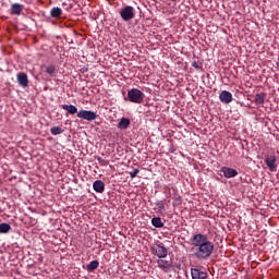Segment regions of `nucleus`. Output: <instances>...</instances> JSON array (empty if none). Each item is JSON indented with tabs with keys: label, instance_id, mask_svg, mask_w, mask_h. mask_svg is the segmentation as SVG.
I'll return each instance as SVG.
<instances>
[{
	"label": "nucleus",
	"instance_id": "6",
	"mask_svg": "<svg viewBox=\"0 0 279 279\" xmlns=\"http://www.w3.org/2000/svg\"><path fill=\"white\" fill-rule=\"evenodd\" d=\"M208 274L204 271L202 268L195 267L191 268V278L192 279H207Z\"/></svg>",
	"mask_w": 279,
	"mask_h": 279
},
{
	"label": "nucleus",
	"instance_id": "5",
	"mask_svg": "<svg viewBox=\"0 0 279 279\" xmlns=\"http://www.w3.org/2000/svg\"><path fill=\"white\" fill-rule=\"evenodd\" d=\"M97 117V113L92 110L82 109L77 112V118L85 121H96Z\"/></svg>",
	"mask_w": 279,
	"mask_h": 279
},
{
	"label": "nucleus",
	"instance_id": "28",
	"mask_svg": "<svg viewBox=\"0 0 279 279\" xmlns=\"http://www.w3.org/2000/svg\"><path fill=\"white\" fill-rule=\"evenodd\" d=\"M106 1H116V0H106Z\"/></svg>",
	"mask_w": 279,
	"mask_h": 279
},
{
	"label": "nucleus",
	"instance_id": "21",
	"mask_svg": "<svg viewBox=\"0 0 279 279\" xmlns=\"http://www.w3.org/2000/svg\"><path fill=\"white\" fill-rule=\"evenodd\" d=\"M63 129L60 128V126H51L50 128V133L51 135L56 136V135H60V134H63Z\"/></svg>",
	"mask_w": 279,
	"mask_h": 279
},
{
	"label": "nucleus",
	"instance_id": "15",
	"mask_svg": "<svg viewBox=\"0 0 279 279\" xmlns=\"http://www.w3.org/2000/svg\"><path fill=\"white\" fill-rule=\"evenodd\" d=\"M265 100H266V93H259L255 95L254 104L259 106V105H263Z\"/></svg>",
	"mask_w": 279,
	"mask_h": 279
},
{
	"label": "nucleus",
	"instance_id": "18",
	"mask_svg": "<svg viewBox=\"0 0 279 279\" xmlns=\"http://www.w3.org/2000/svg\"><path fill=\"white\" fill-rule=\"evenodd\" d=\"M43 70L46 74L53 75L56 73V66L53 64L44 65Z\"/></svg>",
	"mask_w": 279,
	"mask_h": 279
},
{
	"label": "nucleus",
	"instance_id": "12",
	"mask_svg": "<svg viewBox=\"0 0 279 279\" xmlns=\"http://www.w3.org/2000/svg\"><path fill=\"white\" fill-rule=\"evenodd\" d=\"M61 108L72 116L78 113V109L74 105H61Z\"/></svg>",
	"mask_w": 279,
	"mask_h": 279
},
{
	"label": "nucleus",
	"instance_id": "24",
	"mask_svg": "<svg viewBox=\"0 0 279 279\" xmlns=\"http://www.w3.org/2000/svg\"><path fill=\"white\" fill-rule=\"evenodd\" d=\"M182 204V198L181 196L174 197V201L172 203L173 206H180Z\"/></svg>",
	"mask_w": 279,
	"mask_h": 279
},
{
	"label": "nucleus",
	"instance_id": "1",
	"mask_svg": "<svg viewBox=\"0 0 279 279\" xmlns=\"http://www.w3.org/2000/svg\"><path fill=\"white\" fill-rule=\"evenodd\" d=\"M191 245L196 247L194 257L198 260H207L215 250L214 243L208 241L207 235L203 233H195L191 238Z\"/></svg>",
	"mask_w": 279,
	"mask_h": 279
},
{
	"label": "nucleus",
	"instance_id": "23",
	"mask_svg": "<svg viewBox=\"0 0 279 279\" xmlns=\"http://www.w3.org/2000/svg\"><path fill=\"white\" fill-rule=\"evenodd\" d=\"M156 207H157L158 211H165L166 210L165 202H162V201H158L156 203Z\"/></svg>",
	"mask_w": 279,
	"mask_h": 279
},
{
	"label": "nucleus",
	"instance_id": "10",
	"mask_svg": "<svg viewBox=\"0 0 279 279\" xmlns=\"http://www.w3.org/2000/svg\"><path fill=\"white\" fill-rule=\"evenodd\" d=\"M218 99H220V101L222 104H231L232 102V94H231V92L222 90L220 93V96H218Z\"/></svg>",
	"mask_w": 279,
	"mask_h": 279
},
{
	"label": "nucleus",
	"instance_id": "26",
	"mask_svg": "<svg viewBox=\"0 0 279 279\" xmlns=\"http://www.w3.org/2000/svg\"><path fill=\"white\" fill-rule=\"evenodd\" d=\"M191 66H193L195 70H202V63H198L196 61H194L193 63H191Z\"/></svg>",
	"mask_w": 279,
	"mask_h": 279
},
{
	"label": "nucleus",
	"instance_id": "13",
	"mask_svg": "<svg viewBox=\"0 0 279 279\" xmlns=\"http://www.w3.org/2000/svg\"><path fill=\"white\" fill-rule=\"evenodd\" d=\"M62 14H63V11L59 7H53L50 10V16L53 19H60Z\"/></svg>",
	"mask_w": 279,
	"mask_h": 279
},
{
	"label": "nucleus",
	"instance_id": "9",
	"mask_svg": "<svg viewBox=\"0 0 279 279\" xmlns=\"http://www.w3.org/2000/svg\"><path fill=\"white\" fill-rule=\"evenodd\" d=\"M16 80H17L20 87H23V88L28 87V76L26 73H24V72L17 73Z\"/></svg>",
	"mask_w": 279,
	"mask_h": 279
},
{
	"label": "nucleus",
	"instance_id": "3",
	"mask_svg": "<svg viewBox=\"0 0 279 279\" xmlns=\"http://www.w3.org/2000/svg\"><path fill=\"white\" fill-rule=\"evenodd\" d=\"M120 17L124 21V22H129L131 20H133L135 17V12H134V8L131 5H126L123 9H121L120 11Z\"/></svg>",
	"mask_w": 279,
	"mask_h": 279
},
{
	"label": "nucleus",
	"instance_id": "22",
	"mask_svg": "<svg viewBox=\"0 0 279 279\" xmlns=\"http://www.w3.org/2000/svg\"><path fill=\"white\" fill-rule=\"evenodd\" d=\"M158 267H160L161 269H167L169 268V262L165 260V259H158L157 262Z\"/></svg>",
	"mask_w": 279,
	"mask_h": 279
},
{
	"label": "nucleus",
	"instance_id": "7",
	"mask_svg": "<svg viewBox=\"0 0 279 279\" xmlns=\"http://www.w3.org/2000/svg\"><path fill=\"white\" fill-rule=\"evenodd\" d=\"M265 163L268 167L270 172H276L278 165H277V157L275 156H266Z\"/></svg>",
	"mask_w": 279,
	"mask_h": 279
},
{
	"label": "nucleus",
	"instance_id": "25",
	"mask_svg": "<svg viewBox=\"0 0 279 279\" xmlns=\"http://www.w3.org/2000/svg\"><path fill=\"white\" fill-rule=\"evenodd\" d=\"M138 173H140V169L138 168L132 170V172H130L131 179H134L135 177H137Z\"/></svg>",
	"mask_w": 279,
	"mask_h": 279
},
{
	"label": "nucleus",
	"instance_id": "2",
	"mask_svg": "<svg viewBox=\"0 0 279 279\" xmlns=\"http://www.w3.org/2000/svg\"><path fill=\"white\" fill-rule=\"evenodd\" d=\"M126 97L129 98V101L132 104H143L145 94L141 92L138 88H131L126 93Z\"/></svg>",
	"mask_w": 279,
	"mask_h": 279
},
{
	"label": "nucleus",
	"instance_id": "20",
	"mask_svg": "<svg viewBox=\"0 0 279 279\" xmlns=\"http://www.w3.org/2000/svg\"><path fill=\"white\" fill-rule=\"evenodd\" d=\"M10 231H11V225L5 223V222H3V223L0 225V233H1V234H7V233H9Z\"/></svg>",
	"mask_w": 279,
	"mask_h": 279
},
{
	"label": "nucleus",
	"instance_id": "19",
	"mask_svg": "<svg viewBox=\"0 0 279 279\" xmlns=\"http://www.w3.org/2000/svg\"><path fill=\"white\" fill-rule=\"evenodd\" d=\"M151 225L155 228H163L165 223H162L161 218L160 217H155L151 219Z\"/></svg>",
	"mask_w": 279,
	"mask_h": 279
},
{
	"label": "nucleus",
	"instance_id": "27",
	"mask_svg": "<svg viewBox=\"0 0 279 279\" xmlns=\"http://www.w3.org/2000/svg\"><path fill=\"white\" fill-rule=\"evenodd\" d=\"M97 160H98L99 162H102V161H104L101 157H98Z\"/></svg>",
	"mask_w": 279,
	"mask_h": 279
},
{
	"label": "nucleus",
	"instance_id": "8",
	"mask_svg": "<svg viewBox=\"0 0 279 279\" xmlns=\"http://www.w3.org/2000/svg\"><path fill=\"white\" fill-rule=\"evenodd\" d=\"M220 172L222 175H225L227 179L235 178L239 175V171L236 169H231L229 167H222L220 169Z\"/></svg>",
	"mask_w": 279,
	"mask_h": 279
},
{
	"label": "nucleus",
	"instance_id": "16",
	"mask_svg": "<svg viewBox=\"0 0 279 279\" xmlns=\"http://www.w3.org/2000/svg\"><path fill=\"white\" fill-rule=\"evenodd\" d=\"M130 126V119L129 118H121L118 128L120 130H128Z\"/></svg>",
	"mask_w": 279,
	"mask_h": 279
},
{
	"label": "nucleus",
	"instance_id": "11",
	"mask_svg": "<svg viewBox=\"0 0 279 279\" xmlns=\"http://www.w3.org/2000/svg\"><path fill=\"white\" fill-rule=\"evenodd\" d=\"M93 190L96 191V193H104L106 184L101 180H97L93 183Z\"/></svg>",
	"mask_w": 279,
	"mask_h": 279
},
{
	"label": "nucleus",
	"instance_id": "4",
	"mask_svg": "<svg viewBox=\"0 0 279 279\" xmlns=\"http://www.w3.org/2000/svg\"><path fill=\"white\" fill-rule=\"evenodd\" d=\"M150 250H151V254H154L158 258H166L167 255L169 254V251L166 248L165 245H162V243L156 244Z\"/></svg>",
	"mask_w": 279,
	"mask_h": 279
},
{
	"label": "nucleus",
	"instance_id": "17",
	"mask_svg": "<svg viewBox=\"0 0 279 279\" xmlns=\"http://www.w3.org/2000/svg\"><path fill=\"white\" fill-rule=\"evenodd\" d=\"M99 265H100V264L98 263V260L89 262V264L86 266V270H87L88 272H92V271L96 270Z\"/></svg>",
	"mask_w": 279,
	"mask_h": 279
},
{
	"label": "nucleus",
	"instance_id": "14",
	"mask_svg": "<svg viewBox=\"0 0 279 279\" xmlns=\"http://www.w3.org/2000/svg\"><path fill=\"white\" fill-rule=\"evenodd\" d=\"M22 10H23V5L20 3H13L11 5V14L13 15H21Z\"/></svg>",
	"mask_w": 279,
	"mask_h": 279
}]
</instances>
